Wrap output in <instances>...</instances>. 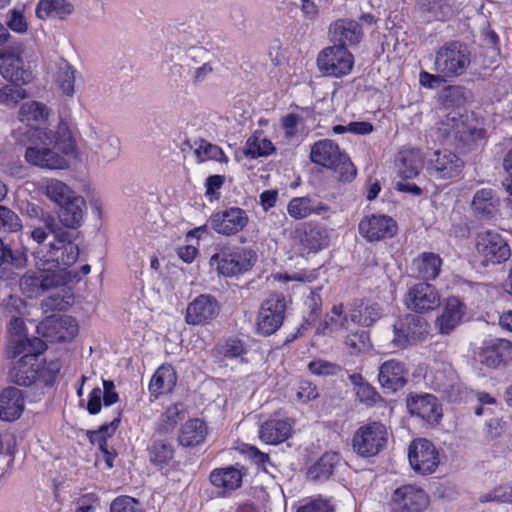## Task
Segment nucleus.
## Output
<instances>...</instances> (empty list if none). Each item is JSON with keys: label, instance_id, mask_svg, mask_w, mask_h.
I'll list each match as a JSON object with an SVG mask.
<instances>
[{"label": "nucleus", "instance_id": "1", "mask_svg": "<svg viewBox=\"0 0 512 512\" xmlns=\"http://www.w3.org/2000/svg\"><path fill=\"white\" fill-rule=\"evenodd\" d=\"M40 140L33 143L25 151L26 161L36 167L44 169H64L68 162L63 155L73 150V143L67 125L63 122L59 125L57 135L52 130L35 129L34 134Z\"/></svg>", "mask_w": 512, "mask_h": 512}, {"label": "nucleus", "instance_id": "2", "mask_svg": "<svg viewBox=\"0 0 512 512\" xmlns=\"http://www.w3.org/2000/svg\"><path fill=\"white\" fill-rule=\"evenodd\" d=\"M43 221L52 239L37 252L41 255L37 265L54 272L64 271L77 261L79 247L74 243L73 234L61 227L52 215L45 216Z\"/></svg>", "mask_w": 512, "mask_h": 512}, {"label": "nucleus", "instance_id": "3", "mask_svg": "<svg viewBox=\"0 0 512 512\" xmlns=\"http://www.w3.org/2000/svg\"><path fill=\"white\" fill-rule=\"evenodd\" d=\"M437 134L443 142L455 143L459 147L470 148L484 138L485 130L469 122V117L459 112L448 113L437 125Z\"/></svg>", "mask_w": 512, "mask_h": 512}, {"label": "nucleus", "instance_id": "4", "mask_svg": "<svg viewBox=\"0 0 512 512\" xmlns=\"http://www.w3.org/2000/svg\"><path fill=\"white\" fill-rule=\"evenodd\" d=\"M310 159L313 163L332 170L340 181H351L356 176V169L350 158L332 140L316 142L311 148Z\"/></svg>", "mask_w": 512, "mask_h": 512}, {"label": "nucleus", "instance_id": "5", "mask_svg": "<svg viewBox=\"0 0 512 512\" xmlns=\"http://www.w3.org/2000/svg\"><path fill=\"white\" fill-rule=\"evenodd\" d=\"M471 63L467 44L452 40L444 43L435 54L434 70L445 78L463 75Z\"/></svg>", "mask_w": 512, "mask_h": 512}, {"label": "nucleus", "instance_id": "6", "mask_svg": "<svg viewBox=\"0 0 512 512\" xmlns=\"http://www.w3.org/2000/svg\"><path fill=\"white\" fill-rule=\"evenodd\" d=\"M47 348L45 342L38 337H29L25 322L14 320L12 327H8L7 341L4 355L7 359L19 360L34 359Z\"/></svg>", "mask_w": 512, "mask_h": 512}, {"label": "nucleus", "instance_id": "7", "mask_svg": "<svg viewBox=\"0 0 512 512\" xmlns=\"http://www.w3.org/2000/svg\"><path fill=\"white\" fill-rule=\"evenodd\" d=\"M388 442L387 427L379 421L362 424L352 438L353 451L360 457L369 458L383 451Z\"/></svg>", "mask_w": 512, "mask_h": 512}, {"label": "nucleus", "instance_id": "8", "mask_svg": "<svg viewBox=\"0 0 512 512\" xmlns=\"http://www.w3.org/2000/svg\"><path fill=\"white\" fill-rule=\"evenodd\" d=\"M255 254L246 248L223 247L210 258V265L215 267L219 274L234 276L251 269Z\"/></svg>", "mask_w": 512, "mask_h": 512}, {"label": "nucleus", "instance_id": "9", "mask_svg": "<svg viewBox=\"0 0 512 512\" xmlns=\"http://www.w3.org/2000/svg\"><path fill=\"white\" fill-rule=\"evenodd\" d=\"M428 334V322L419 315L408 313L394 322L392 344L406 348L424 341Z\"/></svg>", "mask_w": 512, "mask_h": 512}, {"label": "nucleus", "instance_id": "10", "mask_svg": "<svg viewBox=\"0 0 512 512\" xmlns=\"http://www.w3.org/2000/svg\"><path fill=\"white\" fill-rule=\"evenodd\" d=\"M286 312V299L283 294L270 295L260 306L256 331L262 336L274 334L283 324Z\"/></svg>", "mask_w": 512, "mask_h": 512}, {"label": "nucleus", "instance_id": "11", "mask_svg": "<svg viewBox=\"0 0 512 512\" xmlns=\"http://www.w3.org/2000/svg\"><path fill=\"white\" fill-rule=\"evenodd\" d=\"M317 65L325 75L340 78L352 71L354 57L347 47L333 45L318 54Z\"/></svg>", "mask_w": 512, "mask_h": 512}, {"label": "nucleus", "instance_id": "12", "mask_svg": "<svg viewBox=\"0 0 512 512\" xmlns=\"http://www.w3.org/2000/svg\"><path fill=\"white\" fill-rule=\"evenodd\" d=\"M476 251L486 266L505 262L510 257V247L497 232L487 230L476 236Z\"/></svg>", "mask_w": 512, "mask_h": 512}, {"label": "nucleus", "instance_id": "13", "mask_svg": "<svg viewBox=\"0 0 512 512\" xmlns=\"http://www.w3.org/2000/svg\"><path fill=\"white\" fill-rule=\"evenodd\" d=\"M20 63L19 58L13 60L10 66L16 71L10 75L8 69L5 71L4 77L12 83L0 88V105L14 108L21 100L28 97V93L22 85L30 82L32 75L30 72L20 69Z\"/></svg>", "mask_w": 512, "mask_h": 512}, {"label": "nucleus", "instance_id": "14", "mask_svg": "<svg viewBox=\"0 0 512 512\" xmlns=\"http://www.w3.org/2000/svg\"><path fill=\"white\" fill-rule=\"evenodd\" d=\"M412 469L422 475L433 473L439 464V454L434 444L424 438L413 440L408 448Z\"/></svg>", "mask_w": 512, "mask_h": 512}, {"label": "nucleus", "instance_id": "15", "mask_svg": "<svg viewBox=\"0 0 512 512\" xmlns=\"http://www.w3.org/2000/svg\"><path fill=\"white\" fill-rule=\"evenodd\" d=\"M249 223L247 212L236 206L213 213L208 224L216 233L223 236H233L243 231Z\"/></svg>", "mask_w": 512, "mask_h": 512}, {"label": "nucleus", "instance_id": "16", "mask_svg": "<svg viewBox=\"0 0 512 512\" xmlns=\"http://www.w3.org/2000/svg\"><path fill=\"white\" fill-rule=\"evenodd\" d=\"M221 305L211 294H200L186 307L185 322L188 325L204 326L214 321L220 314Z\"/></svg>", "mask_w": 512, "mask_h": 512}, {"label": "nucleus", "instance_id": "17", "mask_svg": "<svg viewBox=\"0 0 512 512\" xmlns=\"http://www.w3.org/2000/svg\"><path fill=\"white\" fill-rule=\"evenodd\" d=\"M396 221L385 214H371L364 216L359 224V234L370 243L392 238L397 234Z\"/></svg>", "mask_w": 512, "mask_h": 512}, {"label": "nucleus", "instance_id": "18", "mask_svg": "<svg viewBox=\"0 0 512 512\" xmlns=\"http://www.w3.org/2000/svg\"><path fill=\"white\" fill-rule=\"evenodd\" d=\"M408 309L417 313H424L436 309L440 303V293L437 288L428 282H419L411 286L404 297Z\"/></svg>", "mask_w": 512, "mask_h": 512}, {"label": "nucleus", "instance_id": "19", "mask_svg": "<svg viewBox=\"0 0 512 512\" xmlns=\"http://www.w3.org/2000/svg\"><path fill=\"white\" fill-rule=\"evenodd\" d=\"M481 364L488 368H502L512 363V342L502 338L485 340L478 352Z\"/></svg>", "mask_w": 512, "mask_h": 512}, {"label": "nucleus", "instance_id": "20", "mask_svg": "<svg viewBox=\"0 0 512 512\" xmlns=\"http://www.w3.org/2000/svg\"><path fill=\"white\" fill-rule=\"evenodd\" d=\"M464 167L462 159L450 150H437L428 159L427 170L436 179L458 177Z\"/></svg>", "mask_w": 512, "mask_h": 512}, {"label": "nucleus", "instance_id": "21", "mask_svg": "<svg viewBox=\"0 0 512 512\" xmlns=\"http://www.w3.org/2000/svg\"><path fill=\"white\" fill-rule=\"evenodd\" d=\"M62 283L59 273L39 266L38 271H29L20 279V289L29 298L37 297L46 290L57 287Z\"/></svg>", "mask_w": 512, "mask_h": 512}, {"label": "nucleus", "instance_id": "22", "mask_svg": "<svg viewBox=\"0 0 512 512\" xmlns=\"http://www.w3.org/2000/svg\"><path fill=\"white\" fill-rule=\"evenodd\" d=\"M246 472L245 467L239 464L215 468L209 474V481L219 495L227 497L242 486Z\"/></svg>", "mask_w": 512, "mask_h": 512}, {"label": "nucleus", "instance_id": "23", "mask_svg": "<svg viewBox=\"0 0 512 512\" xmlns=\"http://www.w3.org/2000/svg\"><path fill=\"white\" fill-rule=\"evenodd\" d=\"M428 504L425 491L414 485H403L392 496V507L396 512H422Z\"/></svg>", "mask_w": 512, "mask_h": 512}, {"label": "nucleus", "instance_id": "24", "mask_svg": "<svg viewBox=\"0 0 512 512\" xmlns=\"http://www.w3.org/2000/svg\"><path fill=\"white\" fill-rule=\"evenodd\" d=\"M501 200L492 188H482L475 192L471 209L474 215L483 221H493L500 215Z\"/></svg>", "mask_w": 512, "mask_h": 512}, {"label": "nucleus", "instance_id": "25", "mask_svg": "<svg viewBox=\"0 0 512 512\" xmlns=\"http://www.w3.org/2000/svg\"><path fill=\"white\" fill-rule=\"evenodd\" d=\"M329 38L334 45L356 46L363 38L361 25L353 19H338L328 29Z\"/></svg>", "mask_w": 512, "mask_h": 512}, {"label": "nucleus", "instance_id": "26", "mask_svg": "<svg viewBox=\"0 0 512 512\" xmlns=\"http://www.w3.org/2000/svg\"><path fill=\"white\" fill-rule=\"evenodd\" d=\"M407 407L413 416L421 418L429 424H436L442 417V408L437 398L432 394L411 396Z\"/></svg>", "mask_w": 512, "mask_h": 512}, {"label": "nucleus", "instance_id": "27", "mask_svg": "<svg viewBox=\"0 0 512 512\" xmlns=\"http://www.w3.org/2000/svg\"><path fill=\"white\" fill-rule=\"evenodd\" d=\"M330 210L329 205L312 196L294 197L287 205V213L294 220L306 219L311 215L327 218Z\"/></svg>", "mask_w": 512, "mask_h": 512}, {"label": "nucleus", "instance_id": "28", "mask_svg": "<svg viewBox=\"0 0 512 512\" xmlns=\"http://www.w3.org/2000/svg\"><path fill=\"white\" fill-rule=\"evenodd\" d=\"M406 370L403 362L390 359L379 367L378 380L384 389L395 392L406 384Z\"/></svg>", "mask_w": 512, "mask_h": 512}, {"label": "nucleus", "instance_id": "29", "mask_svg": "<svg viewBox=\"0 0 512 512\" xmlns=\"http://www.w3.org/2000/svg\"><path fill=\"white\" fill-rule=\"evenodd\" d=\"M24 408V399L21 390L8 387L0 394V419L13 421L19 418Z\"/></svg>", "mask_w": 512, "mask_h": 512}, {"label": "nucleus", "instance_id": "30", "mask_svg": "<svg viewBox=\"0 0 512 512\" xmlns=\"http://www.w3.org/2000/svg\"><path fill=\"white\" fill-rule=\"evenodd\" d=\"M465 313V305L456 297L447 299L442 314L437 318L436 325L441 334H449L461 322Z\"/></svg>", "mask_w": 512, "mask_h": 512}, {"label": "nucleus", "instance_id": "31", "mask_svg": "<svg viewBox=\"0 0 512 512\" xmlns=\"http://www.w3.org/2000/svg\"><path fill=\"white\" fill-rule=\"evenodd\" d=\"M85 205L86 203L83 197L77 194L73 195L71 199L59 206V221L66 228H78L83 221Z\"/></svg>", "mask_w": 512, "mask_h": 512}, {"label": "nucleus", "instance_id": "32", "mask_svg": "<svg viewBox=\"0 0 512 512\" xmlns=\"http://www.w3.org/2000/svg\"><path fill=\"white\" fill-rule=\"evenodd\" d=\"M292 425L288 420L269 419L259 429L260 439L271 445L284 442L291 436Z\"/></svg>", "mask_w": 512, "mask_h": 512}, {"label": "nucleus", "instance_id": "33", "mask_svg": "<svg viewBox=\"0 0 512 512\" xmlns=\"http://www.w3.org/2000/svg\"><path fill=\"white\" fill-rule=\"evenodd\" d=\"M328 229L317 223H308L300 238L302 249L308 253H316L329 245Z\"/></svg>", "mask_w": 512, "mask_h": 512}, {"label": "nucleus", "instance_id": "34", "mask_svg": "<svg viewBox=\"0 0 512 512\" xmlns=\"http://www.w3.org/2000/svg\"><path fill=\"white\" fill-rule=\"evenodd\" d=\"M418 9L427 22L450 18L455 9L454 0H419Z\"/></svg>", "mask_w": 512, "mask_h": 512}, {"label": "nucleus", "instance_id": "35", "mask_svg": "<svg viewBox=\"0 0 512 512\" xmlns=\"http://www.w3.org/2000/svg\"><path fill=\"white\" fill-rule=\"evenodd\" d=\"M398 173L403 179L416 177L423 167V157L419 149L404 148L397 157Z\"/></svg>", "mask_w": 512, "mask_h": 512}, {"label": "nucleus", "instance_id": "36", "mask_svg": "<svg viewBox=\"0 0 512 512\" xmlns=\"http://www.w3.org/2000/svg\"><path fill=\"white\" fill-rule=\"evenodd\" d=\"M73 13L74 5L69 0H39L35 9L36 17L40 20H64Z\"/></svg>", "mask_w": 512, "mask_h": 512}, {"label": "nucleus", "instance_id": "37", "mask_svg": "<svg viewBox=\"0 0 512 512\" xmlns=\"http://www.w3.org/2000/svg\"><path fill=\"white\" fill-rule=\"evenodd\" d=\"M208 434L206 423L198 418L190 419L182 425L178 442L183 447H195L202 444Z\"/></svg>", "mask_w": 512, "mask_h": 512}, {"label": "nucleus", "instance_id": "38", "mask_svg": "<svg viewBox=\"0 0 512 512\" xmlns=\"http://www.w3.org/2000/svg\"><path fill=\"white\" fill-rule=\"evenodd\" d=\"M434 389L450 402L460 400L463 392L462 385L452 369L436 373Z\"/></svg>", "mask_w": 512, "mask_h": 512}, {"label": "nucleus", "instance_id": "39", "mask_svg": "<svg viewBox=\"0 0 512 512\" xmlns=\"http://www.w3.org/2000/svg\"><path fill=\"white\" fill-rule=\"evenodd\" d=\"M38 357L16 361L9 371L11 382L19 386H30L36 383Z\"/></svg>", "mask_w": 512, "mask_h": 512}, {"label": "nucleus", "instance_id": "40", "mask_svg": "<svg viewBox=\"0 0 512 512\" xmlns=\"http://www.w3.org/2000/svg\"><path fill=\"white\" fill-rule=\"evenodd\" d=\"M50 112V109L44 103L31 100L21 105L18 111V119L31 128H36L46 124Z\"/></svg>", "mask_w": 512, "mask_h": 512}, {"label": "nucleus", "instance_id": "41", "mask_svg": "<svg viewBox=\"0 0 512 512\" xmlns=\"http://www.w3.org/2000/svg\"><path fill=\"white\" fill-rule=\"evenodd\" d=\"M341 456L337 452L324 453L312 466L307 476L314 481H324L333 475L335 469L341 464Z\"/></svg>", "mask_w": 512, "mask_h": 512}, {"label": "nucleus", "instance_id": "42", "mask_svg": "<svg viewBox=\"0 0 512 512\" xmlns=\"http://www.w3.org/2000/svg\"><path fill=\"white\" fill-rule=\"evenodd\" d=\"M442 263L441 257L433 252H423L413 260L417 276L425 281L434 280L438 277Z\"/></svg>", "mask_w": 512, "mask_h": 512}, {"label": "nucleus", "instance_id": "43", "mask_svg": "<svg viewBox=\"0 0 512 512\" xmlns=\"http://www.w3.org/2000/svg\"><path fill=\"white\" fill-rule=\"evenodd\" d=\"M176 383L175 369L171 365H161L151 378L149 390L152 395L158 397L161 394L171 392Z\"/></svg>", "mask_w": 512, "mask_h": 512}, {"label": "nucleus", "instance_id": "44", "mask_svg": "<svg viewBox=\"0 0 512 512\" xmlns=\"http://www.w3.org/2000/svg\"><path fill=\"white\" fill-rule=\"evenodd\" d=\"M148 457L152 465L163 468L167 466L174 457V446L167 439L154 436L148 446Z\"/></svg>", "mask_w": 512, "mask_h": 512}, {"label": "nucleus", "instance_id": "45", "mask_svg": "<svg viewBox=\"0 0 512 512\" xmlns=\"http://www.w3.org/2000/svg\"><path fill=\"white\" fill-rule=\"evenodd\" d=\"M381 315V308L377 303L356 302L350 310L351 322L364 327L372 326Z\"/></svg>", "mask_w": 512, "mask_h": 512}, {"label": "nucleus", "instance_id": "46", "mask_svg": "<svg viewBox=\"0 0 512 512\" xmlns=\"http://www.w3.org/2000/svg\"><path fill=\"white\" fill-rule=\"evenodd\" d=\"M350 321V312L348 314L344 312L343 304L334 305L317 330L324 335L343 329L347 330Z\"/></svg>", "mask_w": 512, "mask_h": 512}, {"label": "nucleus", "instance_id": "47", "mask_svg": "<svg viewBox=\"0 0 512 512\" xmlns=\"http://www.w3.org/2000/svg\"><path fill=\"white\" fill-rule=\"evenodd\" d=\"M121 420V412L109 423L102 425L98 430L89 432L90 441L97 444L100 450L105 454V462L109 468L113 466V456L107 450V437H110L118 428Z\"/></svg>", "mask_w": 512, "mask_h": 512}, {"label": "nucleus", "instance_id": "48", "mask_svg": "<svg viewBox=\"0 0 512 512\" xmlns=\"http://www.w3.org/2000/svg\"><path fill=\"white\" fill-rule=\"evenodd\" d=\"M0 310L4 317L9 318L8 327H12L14 320L24 322L28 313L26 301L18 295H10L0 303Z\"/></svg>", "mask_w": 512, "mask_h": 512}, {"label": "nucleus", "instance_id": "49", "mask_svg": "<svg viewBox=\"0 0 512 512\" xmlns=\"http://www.w3.org/2000/svg\"><path fill=\"white\" fill-rule=\"evenodd\" d=\"M41 188L43 189L44 194L59 206L76 194L64 182L55 178L43 179L41 182Z\"/></svg>", "mask_w": 512, "mask_h": 512}, {"label": "nucleus", "instance_id": "50", "mask_svg": "<svg viewBox=\"0 0 512 512\" xmlns=\"http://www.w3.org/2000/svg\"><path fill=\"white\" fill-rule=\"evenodd\" d=\"M183 411V405L180 403L168 407L157 423L156 433L162 435L172 432L181 420Z\"/></svg>", "mask_w": 512, "mask_h": 512}, {"label": "nucleus", "instance_id": "51", "mask_svg": "<svg viewBox=\"0 0 512 512\" xmlns=\"http://www.w3.org/2000/svg\"><path fill=\"white\" fill-rule=\"evenodd\" d=\"M344 345L351 355L363 353L371 347L369 333L363 329L350 332L345 337Z\"/></svg>", "mask_w": 512, "mask_h": 512}, {"label": "nucleus", "instance_id": "52", "mask_svg": "<svg viewBox=\"0 0 512 512\" xmlns=\"http://www.w3.org/2000/svg\"><path fill=\"white\" fill-rule=\"evenodd\" d=\"M194 153L199 162H204L207 160H215L218 162L227 161V157L219 146L214 145L204 139L195 141Z\"/></svg>", "mask_w": 512, "mask_h": 512}, {"label": "nucleus", "instance_id": "53", "mask_svg": "<svg viewBox=\"0 0 512 512\" xmlns=\"http://www.w3.org/2000/svg\"><path fill=\"white\" fill-rule=\"evenodd\" d=\"M274 151L275 147L270 140L253 135L246 141L244 154L246 157L255 159L268 156Z\"/></svg>", "mask_w": 512, "mask_h": 512}, {"label": "nucleus", "instance_id": "54", "mask_svg": "<svg viewBox=\"0 0 512 512\" xmlns=\"http://www.w3.org/2000/svg\"><path fill=\"white\" fill-rule=\"evenodd\" d=\"M91 150L101 156L105 161H112L119 156L120 140L118 137L109 133Z\"/></svg>", "mask_w": 512, "mask_h": 512}, {"label": "nucleus", "instance_id": "55", "mask_svg": "<svg viewBox=\"0 0 512 512\" xmlns=\"http://www.w3.org/2000/svg\"><path fill=\"white\" fill-rule=\"evenodd\" d=\"M25 263L22 253L13 251L9 245L0 238V268H21Z\"/></svg>", "mask_w": 512, "mask_h": 512}, {"label": "nucleus", "instance_id": "56", "mask_svg": "<svg viewBox=\"0 0 512 512\" xmlns=\"http://www.w3.org/2000/svg\"><path fill=\"white\" fill-rule=\"evenodd\" d=\"M61 365L58 361L43 363L38 359L37 382L43 386H52L59 373Z\"/></svg>", "mask_w": 512, "mask_h": 512}, {"label": "nucleus", "instance_id": "57", "mask_svg": "<svg viewBox=\"0 0 512 512\" xmlns=\"http://www.w3.org/2000/svg\"><path fill=\"white\" fill-rule=\"evenodd\" d=\"M22 228L18 215L10 208L0 205V231L17 232Z\"/></svg>", "mask_w": 512, "mask_h": 512}, {"label": "nucleus", "instance_id": "58", "mask_svg": "<svg viewBox=\"0 0 512 512\" xmlns=\"http://www.w3.org/2000/svg\"><path fill=\"white\" fill-rule=\"evenodd\" d=\"M308 370L317 376H335L342 371V367L327 360L315 359L308 364Z\"/></svg>", "mask_w": 512, "mask_h": 512}, {"label": "nucleus", "instance_id": "59", "mask_svg": "<svg viewBox=\"0 0 512 512\" xmlns=\"http://www.w3.org/2000/svg\"><path fill=\"white\" fill-rule=\"evenodd\" d=\"M57 80L65 95L74 94L75 70L68 63L65 62L60 66Z\"/></svg>", "mask_w": 512, "mask_h": 512}, {"label": "nucleus", "instance_id": "60", "mask_svg": "<svg viewBox=\"0 0 512 512\" xmlns=\"http://www.w3.org/2000/svg\"><path fill=\"white\" fill-rule=\"evenodd\" d=\"M110 512H142V508L138 500L124 495L112 501Z\"/></svg>", "mask_w": 512, "mask_h": 512}, {"label": "nucleus", "instance_id": "61", "mask_svg": "<svg viewBox=\"0 0 512 512\" xmlns=\"http://www.w3.org/2000/svg\"><path fill=\"white\" fill-rule=\"evenodd\" d=\"M297 400L302 403H307L318 397V390L316 385L308 380L299 381L296 388Z\"/></svg>", "mask_w": 512, "mask_h": 512}, {"label": "nucleus", "instance_id": "62", "mask_svg": "<svg viewBox=\"0 0 512 512\" xmlns=\"http://www.w3.org/2000/svg\"><path fill=\"white\" fill-rule=\"evenodd\" d=\"M356 395L367 406H373L381 399L380 394L368 382L356 389Z\"/></svg>", "mask_w": 512, "mask_h": 512}, {"label": "nucleus", "instance_id": "63", "mask_svg": "<svg viewBox=\"0 0 512 512\" xmlns=\"http://www.w3.org/2000/svg\"><path fill=\"white\" fill-rule=\"evenodd\" d=\"M9 19L7 21V26L9 29L16 33H25L28 29L27 21L22 13V11L17 9H12L8 13Z\"/></svg>", "mask_w": 512, "mask_h": 512}, {"label": "nucleus", "instance_id": "64", "mask_svg": "<svg viewBox=\"0 0 512 512\" xmlns=\"http://www.w3.org/2000/svg\"><path fill=\"white\" fill-rule=\"evenodd\" d=\"M297 512H332V506L325 499L313 498L306 500Z\"/></svg>", "mask_w": 512, "mask_h": 512}]
</instances>
